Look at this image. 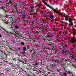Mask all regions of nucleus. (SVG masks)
<instances>
[{"label": "nucleus", "mask_w": 76, "mask_h": 76, "mask_svg": "<svg viewBox=\"0 0 76 76\" xmlns=\"http://www.w3.org/2000/svg\"><path fill=\"white\" fill-rule=\"evenodd\" d=\"M69 22L70 23L69 24V26H72L73 29H72L73 31L72 33L74 35L73 37L71 39V42L72 43H75L76 39H75V37L76 35V30L74 28V27H73V23H72V20L70 18H69Z\"/></svg>", "instance_id": "f257e3e1"}, {"label": "nucleus", "mask_w": 76, "mask_h": 76, "mask_svg": "<svg viewBox=\"0 0 76 76\" xmlns=\"http://www.w3.org/2000/svg\"><path fill=\"white\" fill-rule=\"evenodd\" d=\"M42 0V2L43 3H44L45 4L47 5L48 7H49L51 9H52L53 10V12H57V10H56V9L53 8L52 7H51V6H50L49 4H47V3L46 2H45V0Z\"/></svg>", "instance_id": "f03ea898"}, {"label": "nucleus", "mask_w": 76, "mask_h": 76, "mask_svg": "<svg viewBox=\"0 0 76 76\" xmlns=\"http://www.w3.org/2000/svg\"><path fill=\"white\" fill-rule=\"evenodd\" d=\"M56 12H56V13H57L58 15H61V16H63L64 17V18H65L66 20H67V19L66 18H68V16L67 15H63L60 12H59L58 11V10H57L56 9Z\"/></svg>", "instance_id": "7ed1b4c3"}, {"label": "nucleus", "mask_w": 76, "mask_h": 76, "mask_svg": "<svg viewBox=\"0 0 76 76\" xmlns=\"http://www.w3.org/2000/svg\"><path fill=\"white\" fill-rule=\"evenodd\" d=\"M0 8L2 9H3L5 12H6V10H5V8H4L3 6V4H0Z\"/></svg>", "instance_id": "20e7f679"}, {"label": "nucleus", "mask_w": 76, "mask_h": 76, "mask_svg": "<svg viewBox=\"0 0 76 76\" xmlns=\"http://www.w3.org/2000/svg\"><path fill=\"white\" fill-rule=\"evenodd\" d=\"M31 52L32 53V54L33 55H34L36 53L35 52H36V51L35 50H32L31 51Z\"/></svg>", "instance_id": "39448f33"}, {"label": "nucleus", "mask_w": 76, "mask_h": 76, "mask_svg": "<svg viewBox=\"0 0 76 76\" xmlns=\"http://www.w3.org/2000/svg\"><path fill=\"white\" fill-rule=\"evenodd\" d=\"M5 33L7 35H9V33H11V34H12L13 35L14 34V33H12L11 32H8L6 31H5Z\"/></svg>", "instance_id": "423d86ee"}, {"label": "nucleus", "mask_w": 76, "mask_h": 76, "mask_svg": "<svg viewBox=\"0 0 76 76\" xmlns=\"http://www.w3.org/2000/svg\"><path fill=\"white\" fill-rule=\"evenodd\" d=\"M54 37V35H53L52 34H49V35H48L47 36V37L48 38H50V37Z\"/></svg>", "instance_id": "0eeeda50"}, {"label": "nucleus", "mask_w": 76, "mask_h": 76, "mask_svg": "<svg viewBox=\"0 0 76 76\" xmlns=\"http://www.w3.org/2000/svg\"><path fill=\"white\" fill-rule=\"evenodd\" d=\"M33 19H35V20H37V18H35V16H36V15H35V14H33Z\"/></svg>", "instance_id": "6e6552de"}, {"label": "nucleus", "mask_w": 76, "mask_h": 76, "mask_svg": "<svg viewBox=\"0 0 76 76\" xmlns=\"http://www.w3.org/2000/svg\"><path fill=\"white\" fill-rule=\"evenodd\" d=\"M65 55L66 56H70V55L69 54V53H67V52H65Z\"/></svg>", "instance_id": "1a4fd4ad"}, {"label": "nucleus", "mask_w": 76, "mask_h": 76, "mask_svg": "<svg viewBox=\"0 0 76 76\" xmlns=\"http://www.w3.org/2000/svg\"><path fill=\"white\" fill-rule=\"evenodd\" d=\"M15 28H16V29H18L19 28V26L16 25H15Z\"/></svg>", "instance_id": "9d476101"}, {"label": "nucleus", "mask_w": 76, "mask_h": 76, "mask_svg": "<svg viewBox=\"0 0 76 76\" xmlns=\"http://www.w3.org/2000/svg\"><path fill=\"white\" fill-rule=\"evenodd\" d=\"M23 51H26V48L25 47H23Z\"/></svg>", "instance_id": "9b49d317"}, {"label": "nucleus", "mask_w": 76, "mask_h": 76, "mask_svg": "<svg viewBox=\"0 0 76 76\" xmlns=\"http://www.w3.org/2000/svg\"><path fill=\"white\" fill-rule=\"evenodd\" d=\"M49 16L51 19H53V18H54L53 15H50Z\"/></svg>", "instance_id": "f8f14e48"}, {"label": "nucleus", "mask_w": 76, "mask_h": 76, "mask_svg": "<svg viewBox=\"0 0 76 76\" xmlns=\"http://www.w3.org/2000/svg\"><path fill=\"white\" fill-rule=\"evenodd\" d=\"M62 48H63V46L62 45H61L59 46V48H60V49H62Z\"/></svg>", "instance_id": "ddd939ff"}, {"label": "nucleus", "mask_w": 76, "mask_h": 76, "mask_svg": "<svg viewBox=\"0 0 76 76\" xmlns=\"http://www.w3.org/2000/svg\"><path fill=\"white\" fill-rule=\"evenodd\" d=\"M7 1V3H10V0H6Z\"/></svg>", "instance_id": "4468645a"}, {"label": "nucleus", "mask_w": 76, "mask_h": 76, "mask_svg": "<svg viewBox=\"0 0 76 76\" xmlns=\"http://www.w3.org/2000/svg\"><path fill=\"white\" fill-rule=\"evenodd\" d=\"M63 76H67V74H66V72H64V73H63Z\"/></svg>", "instance_id": "2eb2a0df"}, {"label": "nucleus", "mask_w": 76, "mask_h": 76, "mask_svg": "<svg viewBox=\"0 0 76 76\" xmlns=\"http://www.w3.org/2000/svg\"><path fill=\"white\" fill-rule=\"evenodd\" d=\"M22 16H23V17L22 18H21L22 19H23V18H24V17H25V14H23V15H22Z\"/></svg>", "instance_id": "dca6fc26"}, {"label": "nucleus", "mask_w": 76, "mask_h": 76, "mask_svg": "<svg viewBox=\"0 0 76 76\" xmlns=\"http://www.w3.org/2000/svg\"><path fill=\"white\" fill-rule=\"evenodd\" d=\"M62 54H64V53H65V50H63L62 51Z\"/></svg>", "instance_id": "f3484780"}, {"label": "nucleus", "mask_w": 76, "mask_h": 76, "mask_svg": "<svg viewBox=\"0 0 76 76\" xmlns=\"http://www.w3.org/2000/svg\"><path fill=\"white\" fill-rule=\"evenodd\" d=\"M57 70L58 72H59L60 71V68L58 69Z\"/></svg>", "instance_id": "a211bd4d"}, {"label": "nucleus", "mask_w": 76, "mask_h": 76, "mask_svg": "<svg viewBox=\"0 0 76 76\" xmlns=\"http://www.w3.org/2000/svg\"><path fill=\"white\" fill-rule=\"evenodd\" d=\"M21 44L22 45H24V43L23 42H21Z\"/></svg>", "instance_id": "6ab92c4d"}, {"label": "nucleus", "mask_w": 76, "mask_h": 76, "mask_svg": "<svg viewBox=\"0 0 76 76\" xmlns=\"http://www.w3.org/2000/svg\"><path fill=\"white\" fill-rule=\"evenodd\" d=\"M34 7V6H30V8H31V9H33Z\"/></svg>", "instance_id": "aec40b11"}, {"label": "nucleus", "mask_w": 76, "mask_h": 76, "mask_svg": "<svg viewBox=\"0 0 76 76\" xmlns=\"http://www.w3.org/2000/svg\"><path fill=\"white\" fill-rule=\"evenodd\" d=\"M25 53V51H24V52H22V54H24Z\"/></svg>", "instance_id": "412c9836"}, {"label": "nucleus", "mask_w": 76, "mask_h": 76, "mask_svg": "<svg viewBox=\"0 0 76 76\" xmlns=\"http://www.w3.org/2000/svg\"><path fill=\"white\" fill-rule=\"evenodd\" d=\"M41 64L42 65H44V62H43L41 61Z\"/></svg>", "instance_id": "4be33fe9"}, {"label": "nucleus", "mask_w": 76, "mask_h": 76, "mask_svg": "<svg viewBox=\"0 0 76 76\" xmlns=\"http://www.w3.org/2000/svg\"><path fill=\"white\" fill-rule=\"evenodd\" d=\"M59 35H61V34H62V33H61V32L60 31L59 32Z\"/></svg>", "instance_id": "5701e85b"}, {"label": "nucleus", "mask_w": 76, "mask_h": 76, "mask_svg": "<svg viewBox=\"0 0 76 76\" xmlns=\"http://www.w3.org/2000/svg\"><path fill=\"white\" fill-rule=\"evenodd\" d=\"M12 60H14V61H16V58L12 59Z\"/></svg>", "instance_id": "b1692460"}, {"label": "nucleus", "mask_w": 76, "mask_h": 76, "mask_svg": "<svg viewBox=\"0 0 76 76\" xmlns=\"http://www.w3.org/2000/svg\"><path fill=\"white\" fill-rule=\"evenodd\" d=\"M5 23H6V24H8V21H6Z\"/></svg>", "instance_id": "393cba45"}, {"label": "nucleus", "mask_w": 76, "mask_h": 76, "mask_svg": "<svg viewBox=\"0 0 76 76\" xmlns=\"http://www.w3.org/2000/svg\"><path fill=\"white\" fill-rule=\"evenodd\" d=\"M30 22H31L30 21H28V23H30Z\"/></svg>", "instance_id": "a878e982"}, {"label": "nucleus", "mask_w": 76, "mask_h": 76, "mask_svg": "<svg viewBox=\"0 0 76 76\" xmlns=\"http://www.w3.org/2000/svg\"><path fill=\"white\" fill-rule=\"evenodd\" d=\"M42 22L43 23H44V20H42Z\"/></svg>", "instance_id": "bb28decb"}, {"label": "nucleus", "mask_w": 76, "mask_h": 76, "mask_svg": "<svg viewBox=\"0 0 76 76\" xmlns=\"http://www.w3.org/2000/svg\"><path fill=\"white\" fill-rule=\"evenodd\" d=\"M55 53H57V51L56 50H55Z\"/></svg>", "instance_id": "cd10ccee"}, {"label": "nucleus", "mask_w": 76, "mask_h": 76, "mask_svg": "<svg viewBox=\"0 0 76 76\" xmlns=\"http://www.w3.org/2000/svg\"><path fill=\"white\" fill-rule=\"evenodd\" d=\"M72 57L71 59L72 60V59H73V55L72 56Z\"/></svg>", "instance_id": "c85d7f7f"}, {"label": "nucleus", "mask_w": 76, "mask_h": 76, "mask_svg": "<svg viewBox=\"0 0 76 76\" xmlns=\"http://www.w3.org/2000/svg\"><path fill=\"white\" fill-rule=\"evenodd\" d=\"M62 63L61 62H60L59 63L60 64H62Z\"/></svg>", "instance_id": "c756f323"}, {"label": "nucleus", "mask_w": 76, "mask_h": 76, "mask_svg": "<svg viewBox=\"0 0 76 76\" xmlns=\"http://www.w3.org/2000/svg\"><path fill=\"white\" fill-rule=\"evenodd\" d=\"M38 64V63H35V65H37Z\"/></svg>", "instance_id": "7c9ffc66"}, {"label": "nucleus", "mask_w": 76, "mask_h": 76, "mask_svg": "<svg viewBox=\"0 0 76 76\" xmlns=\"http://www.w3.org/2000/svg\"><path fill=\"white\" fill-rule=\"evenodd\" d=\"M30 15H31V16H33L34 14H30Z\"/></svg>", "instance_id": "2f4dec72"}, {"label": "nucleus", "mask_w": 76, "mask_h": 76, "mask_svg": "<svg viewBox=\"0 0 76 76\" xmlns=\"http://www.w3.org/2000/svg\"><path fill=\"white\" fill-rule=\"evenodd\" d=\"M2 29H3V30H4V31H5V32H6V30L4 29L3 28H2Z\"/></svg>", "instance_id": "473e14b6"}, {"label": "nucleus", "mask_w": 76, "mask_h": 76, "mask_svg": "<svg viewBox=\"0 0 76 76\" xmlns=\"http://www.w3.org/2000/svg\"><path fill=\"white\" fill-rule=\"evenodd\" d=\"M12 29H13V31H14L15 32V30H14V29H13V28H12Z\"/></svg>", "instance_id": "72a5a7b5"}, {"label": "nucleus", "mask_w": 76, "mask_h": 76, "mask_svg": "<svg viewBox=\"0 0 76 76\" xmlns=\"http://www.w3.org/2000/svg\"><path fill=\"white\" fill-rule=\"evenodd\" d=\"M24 60L25 61H26V60H27L26 59V58H24Z\"/></svg>", "instance_id": "f704fd0d"}, {"label": "nucleus", "mask_w": 76, "mask_h": 76, "mask_svg": "<svg viewBox=\"0 0 76 76\" xmlns=\"http://www.w3.org/2000/svg\"><path fill=\"white\" fill-rule=\"evenodd\" d=\"M57 60H55V62H57Z\"/></svg>", "instance_id": "c9c22d12"}, {"label": "nucleus", "mask_w": 76, "mask_h": 76, "mask_svg": "<svg viewBox=\"0 0 76 76\" xmlns=\"http://www.w3.org/2000/svg\"><path fill=\"white\" fill-rule=\"evenodd\" d=\"M19 61H20V62H22V63H24L23 61H20V60Z\"/></svg>", "instance_id": "e433bc0d"}, {"label": "nucleus", "mask_w": 76, "mask_h": 76, "mask_svg": "<svg viewBox=\"0 0 76 76\" xmlns=\"http://www.w3.org/2000/svg\"><path fill=\"white\" fill-rule=\"evenodd\" d=\"M60 61H61V60H59L58 61V63H59V62H60Z\"/></svg>", "instance_id": "4c0bfd02"}, {"label": "nucleus", "mask_w": 76, "mask_h": 76, "mask_svg": "<svg viewBox=\"0 0 76 76\" xmlns=\"http://www.w3.org/2000/svg\"><path fill=\"white\" fill-rule=\"evenodd\" d=\"M0 37H1V35L0 34Z\"/></svg>", "instance_id": "58836bf2"}, {"label": "nucleus", "mask_w": 76, "mask_h": 76, "mask_svg": "<svg viewBox=\"0 0 76 76\" xmlns=\"http://www.w3.org/2000/svg\"><path fill=\"white\" fill-rule=\"evenodd\" d=\"M18 49H19V50H20V48H18Z\"/></svg>", "instance_id": "ea45409f"}, {"label": "nucleus", "mask_w": 76, "mask_h": 76, "mask_svg": "<svg viewBox=\"0 0 76 76\" xmlns=\"http://www.w3.org/2000/svg\"><path fill=\"white\" fill-rule=\"evenodd\" d=\"M43 39H44V40H45V39H44V38H43Z\"/></svg>", "instance_id": "a19ab883"}, {"label": "nucleus", "mask_w": 76, "mask_h": 76, "mask_svg": "<svg viewBox=\"0 0 76 76\" xmlns=\"http://www.w3.org/2000/svg\"><path fill=\"white\" fill-rule=\"evenodd\" d=\"M18 19H19V20H20V18H19Z\"/></svg>", "instance_id": "79ce46f5"}, {"label": "nucleus", "mask_w": 76, "mask_h": 76, "mask_svg": "<svg viewBox=\"0 0 76 76\" xmlns=\"http://www.w3.org/2000/svg\"><path fill=\"white\" fill-rule=\"evenodd\" d=\"M10 50H12V49H11V48H10Z\"/></svg>", "instance_id": "37998d69"}, {"label": "nucleus", "mask_w": 76, "mask_h": 76, "mask_svg": "<svg viewBox=\"0 0 76 76\" xmlns=\"http://www.w3.org/2000/svg\"><path fill=\"white\" fill-rule=\"evenodd\" d=\"M6 14L7 13V12H6Z\"/></svg>", "instance_id": "c03bdc74"}, {"label": "nucleus", "mask_w": 76, "mask_h": 76, "mask_svg": "<svg viewBox=\"0 0 76 76\" xmlns=\"http://www.w3.org/2000/svg\"><path fill=\"white\" fill-rule=\"evenodd\" d=\"M38 38H39V37H38V38H37V39H38Z\"/></svg>", "instance_id": "a18cd8bd"}, {"label": "nucleus", "mask_w": 76, "mask_h": 76, "mask_svg": "<svg viewBox=\"0 0 76 76\" xmlns=\"http://www.w3.org/2000/svg\"><path fill=\"white\" fill-rule=\"evenodd\" d=\"M30 37H29V38H30Z\"/></svg>", "instance_id": "49530a36"}, {"label": "nucleus", "mask_w": 76, "mask_h": 76, "mask_svg": "<svg viewBox=\"0 0 76 76\" xmlns=\"http://www.w3.org/2000/svg\"><path fill=\"white\" fill-rule=\"evenodd\" d=\"M56 63H58V62H57Z\"/></svg>", "instance_id": "de8ad7c7"}, {"label": "nucleus", "mask_w": 76, "mask_h": 76, "mask_svg": "<svg viewBox=\"0 0 76 76\" xmlns=\"http://www.w3.org/2000/svg\"><path fill=\"white\" fill-rule=\"evenodd\" d=\"M69 32H70V31H69Z\"/></svg>", "instance_id": "09e8293b"}, {"label": "nucleus", "mask_w": 76, "mask_h": 76, "mask_svg": "<svg viewBox=\"0 0 76 76\" xmlns=\"http://www.w3.org/2000/svg\"><path fill=\"white\" fill-rule=\"evenodd\" d=\"M50 54H51V53H50Z\"/></svg>", "instance_id": "8fccbe9b"}, {"label": "nucleus", "mask_w": 76, "mask_h": 76, "mask_svg": "<svg viewBox=\"0 0 76 76\" xmlns=\"http://www.w3.org/2000/svg\"><path fill=\"white\" fill-rule=\"evenodd\" d=\"M66 61H67V60H66Z\"/></svg>", "instance_id": "3c124183"}, {"label": "nucleus", "mask_w": 76, "mask_h": 76, "mask_svg": "<svg viewBox=\"0 0 76 76\" xmlns=\"http://www.w3.org/2000/svg\"><path fill=\"white\" fill-rule=\"evenodd\" d=\"M47 23V24H48V23Z\"/></svg>", "instance_id": "603ef678"}]
</instances>
